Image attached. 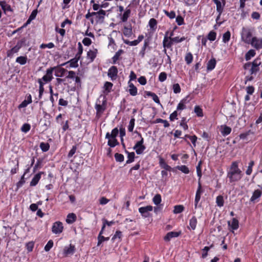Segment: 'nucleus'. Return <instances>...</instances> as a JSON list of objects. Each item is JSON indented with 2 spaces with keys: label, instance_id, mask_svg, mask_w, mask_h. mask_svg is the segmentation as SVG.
Here are the masks:
<instances>
[{
  "label": "nucleus",
  "instance_id": "obj_1",
  "mask_svg": "<svg viewBox=\"0 0 262 262\" xmlns=\"http://www.w3.org/2000/svg\"><path fill=\"white\" fill-rule=\"evenodd\" d=\"M238 163L237 161L233 162L227 172V178H229L230 183L239 181L242 177V170L238 168Z\"/></svg>",
  "mask_w": 262,
  "mask_h": 262
},
{
  "label": "nucleus",
  "instance_id": "obj_2",
  "mask_svg": "<svg viewBox=\"0 0 262 262\" xmlns=\"http://www.w3.org/2000/svg\"><path fill=\"white\" fill-rule=\"evenodd\" d=\"M253 29L243 27L241 33V40L244 42L249 44L251 41L252 37V32Z\"/></svg>",
  "mask_w": 262,
  "mask_h": 262
},
{
  "label": "nucleus",
  "instance_id": "obj_3",
  "mask_svg": "<svg viewBox=\"0 0 262 262\" xmlns=\"http://www.w3.org/2000/svg\"><path fill=\"white\" fill-rule=\"evenodd\" d=\"M103 100L102 104L96 103L95 105V109L96 110V116L98 118L100 117L101 114L103 113L106 108V100L104 97H103Z\"/></svg>",
  "mask_w": 262,
  "mask_h": 262
},
{
  "label": "nucleus",
  "instance_id": "obj_4",
  "mask_svg": "<svg viewBox=\"0 0 262 262\" xmlns=\"http://www.w3.org/2000/svg\"><path fill=\"white\" fill-rule=\"evenodd\" d=\"M141 137V140L137 142L133 147V149L136 150V152L138 155H140L143 153L145 149V147L143 145L144 140L141 134H139Z\"/></svg>",
  "mask_w": 262,
  "mask_h": 262
},
{
  "label": "nucleus",
  "instance_id": "obj_5",
  "mask_svg": "<svg viewBox=\"0 0 262 262\" xmlns=\"http://www.w3.org/2000/svg\"><path fill=\"white\" fill-rule=\"evenodd\" d=\"M55 69L56 67L48 69L46 71V74L41 79H42V81H44L45 83L50 82L53 78V72Z\"/></svg>",
  "mask_w": 262,
  "mask_h": 262
},
{
  "label": "nucleus",
  "instance_id": "obj_6",
  "mask_svg": "<svg viewBox=\"0 0 262 262\" xmlns=\"http://www.w3.org/2000/svg\"><path fill=\"white\" fill-rule=\"evenodd\" d=\"M249 44L256 50L261 49H262V38L253 37Z\"/></svg>",
  "mask_w": 262,
  "mask_h": 262
},
{
  "label": "nucleus",
  "instance_id": "obj_7",
  "mask_svg": "<svg viewBox=\"0 0 262 262\" xmlns=\"http://www.w3.org/2000/svg\"><path fill=\"white\" fill-rule=\"evenodd\" d=\"M63 227L61 222H55L52 227V231L54 234H60L63 231Z\"/></svg>",
  "mask_w": 262,
  "mask_h": 262
},
{
  "label": "nucleus",
  "instance_id": "obj_8",
  "mask_svg": "<svg viewBox=\"0 0 262 262\" xmlns=\"http://www.w3.org/2000/svg\"><path fill=\"white\" fill-rule=\"evenodd\" d=\"M153 209L152 206L150 205L146 206L145 207H140L139 209V212L144 217H147L149 215V212L151 211Z\"/></svg>",
  "mask_w": 262,
  "mask_h": 262
},
{
  "label": "nucleus",
  "instance_id": "obj_9",
  "mask_svg": "<svg viewBox=\"0 0 262 262\" xmlns=\"http://www.w3.org/2000/svg\"><path fill=\"white\" fill-rule=\"evenodd\" d=\"M168 32H166L163 41V46L164 48V52L165 53H166V48H170L172 46L173 43V41L169 39V37H168Z\"/></svg>",
  "mask_w": 262,
  "mask_h": 262
},
{
  "label": "nucleus",
  "instance_id": "obj_10",
  "mask_svg": "<svg viewBox=\"0 0 262 262\" xmlns=\"http://www.w3.org/2000/svg\"><path fill=\"white\" fill-rule=\"evenodd\" d=\"M117 74L118 69L117 67L115 66H112L109 69L107 75L112 80H115L117 78Z\"/></svg>",
  "mask_w": 262,
  "mask_h": 262
},
{
  "label": "nucleus",
  "instance_id": "obj_11",
  "mask_svg": "<svg viewBox=\"0 0 262 262\" xmlns=\"http://www.w3.org/2000/svg\"><path fill=\"white\" fill-rule=\"evenodd\" d=\"M180 234V232L171 231L168 232L164 236V239L166 242H169L171 238L179 236Z\"/></svg>",
  "mask_w": 262,
  "mask_h": 262
},
{
  "label": "nucleus",
  "instance_id": "obj_12",
  "mask_svg": "<svg viewBox=\"0 0 262 262\" xmlns=\"http://www.w3.org/2000/svg\"><path fill=\"white\" fill-rule=\"evenodd\" d=\"M75 251V248L74 245L70 244L69 246H67L64 248L63 254L65 256L69 255H72Z\"/></svg>",
  "mask_w": 262,
  "mask_h": 262
},
{
  "label": "nucleus",
  "instance_id": "obj_13",
  "mask_svg": "<svg viewBox=\"0 0 262 262\" xmlns=\"http://www.w3.org/2000/svg\"><path fill=\"white\" fill-rule=\"evenodd\" d=\"M260 64V62L258 59H255L252 63L250 73L251 74H255L258 70V66Z\"/></svg>",
  "mask_w": 262,
  "mask_h": 262
},
{
  "label": "nucleus",
  "instance_id": "obj_14",
  "mask_svg": "<svg viewBox=\"0 0 262 262\" xmlns=\"http://www.w3.org/2000/svg\"><path fill=\"white\" fill-rule=\"evenodd\" d=\"M118 133L119 130L117 127H116L112 130L111 134H110V133L108 132L106 134L105 138H116V137L118 136Z\"/></svg>",
  "mask_w": 262,
  "mask_h": 262
},
{
  "label": "nucleus",
  "instance_id": "obj_15",
  "mask_svg": "<svg viewBox=\"0 0 262 262\" xmlns=\"http://www.w3.org/2000/svg\"><path fill=\"white\" fill-rule=\"evenodd\" d=\"M213 2L216 4V11L219 13V16H220L223 12V6L225 5V3L222 5V3L219 0H213Z\"/></svg>",
  "mask_w": 262,
  "mask_h": 262
},
{
  "label": "nucleus",
  "instance_id": "obj_16",
  "mask_svg": "<svg viewBox=\"0 0 262 262\" xmlns=\"http://www.w3.org/2000/svg\"><path fill=\"white\" fill-rule=\"evenodd\" d=\"M79 59H80V57L75 56V58L71 59L70 61H69L68 62H67L66 63H64L62 64L61 66H64L66 63L69 62L70 63L71 67L77 68L78 66V61L79 60Z\"/></svg>",
  "mask_w": 262,
  "mask_h": 262
},
{
  "label": "nucleus",
  "instance_id": "obj_17",
  "mask_svg": "<svg viewBox=\"0 0 262 262\" xmlns=\"http://www.w3.org/2000/svg\"><path fill=\"white\" fill-rule=\"evenodd\" d=\"M228 224L232 230H236L238 228V221L235 218H233L231 222L229 221Z\"/></svg>",
  "mask_w": 262,
  "mask_h": 262
},
{
  "label": "nucleus",
  "instance_id": "obj_18",
  "mask_svg": "<svg viewBox=\"0 0 262 262\" xmlns=\"http://www.w3.org/2000/svg\"><path fill=\"white\" fill-rule=\"evenodd\" d=\"M128 92L129 94L133 96H136L137 94V88L134 85L133 83H130V82H128Z\"/></svg>",
  "mask_w": 262,
  "mask_h": 262
},
{
  "label": "nucleus",
  "instance_id": "obj_19",
  "mask_svg": "<svg viewBox=\"0 0 262 262\" xmlns=\"http://www.w3.org/2000/svg\"><path fill=\"white\" fill-rule=\"evenodd\" d=\"M231 132V127L227 126L226 125H222L221 126V132L222 135L223 136H226L230 134Z\"/></svg>",
  "mask_w": 262,
  "mask_h": 262
},
{
  "label": "nucleus",
  "instance_id": "obj_20",
  "mask_svg": "<svg viewBox=\"0 0 262 262\" xmlns=\"http://www.w3.org/2000/svg\"><path fill=\"white\" fill-rule=\"evenodd\" d=\"M123 33L125 36L128 37H130L133 34L131 25L125 26L123 30Z\"/></svg>",
  "mask_w": 262,
  "mask_h": 262
},
{
  "label": "nucleus",
  "instance_id": "obj_21",
  "mask_svg": "<svg viewBox=\"0 0 262 262\" xmlns=\"http://www.w3.org/2000/svg\"><path fill=\"white\" fill-rule=\"evenodd\" d=\"M197 224V220L195 216H193L189 220V226H188V228L191 230H195L196 228Z\"/></svg>",
  "mask_w": 262,
  "mask_h": 262
},
{
  "label": "nucleus",
  "instance_id": "obj_22",
  "mask_svg": "<svg viewBox=\"0 0 262 262\" xmlns=\"http://www.w3.org/2000/svg\"><path fill=\"white\" fill-rule=\"evenodd\" d=\"M55 70H56L55 75L56 77L63 76L64 73L67 71V70L62 68H57V67H56V69Z\"/></svg>",
  "mask_w": 262,
  "mask_h": 262
},
{
  "label": "nucleus",
  "instance_id": "obj_23",
  "mask_svg": "<svg viewBox=\"0 0 262 262\" xmlns=\"http://www.w3.org/2000/svg\"><path fill=\"white\" fill-rule=\"evenodd\" d=\"M159 164L160 166L162 168L165 169L167 171H170L171 169V168L170 166H169L164 161V160L160 158L159 160Z\"/></svg>",
  "mask_w": 262,
  "mask_h": 262
},
{
  "label": "nucleus",
  "instance_id": "obj_24",
  "mask_svg": "<svg viewBox=\"0 0 262 262\" xmlns=\"http://www.w3.org/2000/svg\"><path fill=\"white\" fill-rule=\"evenodd\" d=\"M76 220V216L73 213H69L67 215V218L66 219V222L68 224H72Z\"/></svg>",
  "mask_w": 262,
  "mask_h": 262
},
{
  "label": "nucleus",
  "instance_id": "obj_25",
  "mask_svg": "<svg viewBox=\"0 0 262 262\" xmlns=\"http://www.w3.org/2000/svg\"><path fill=\"white\" fill-rule=\"evenodd\" d=\"M216 60L215 58L211 59L207 63V69L208 71L212 70L215 67Z\"/></svg>",
  "mask_w": 262,
  "mask_h": 262
},
{
  "label": "nucleus",
  "instance_id": "obj_26",
  "mask_svg": "<svg viewBox=\"0 0 262 262\" xmlns=\"http://www.w3.org/2000/svg\"><path fill=\"white\" fill-rule=\"evenodd\" d=\"M0 6H1L2 8L4 11L5 12H6L8 11H10V12L12 11V9H11L10 5L7 4L5 2H1Z\"/></svg>",
  "mask_w": 262,
  "mask_h": 262
},
{
  "label": "nucleus",
  "instance_id": "obj_27",
  "mask_svg": "<svg viewBox=\"0 0 262 262\" xmlns=\"http://www.w3.org/2000/svg\"><path fill=\"white\" fill-rule=\"evenodd\" d=\"M32 102L31 96L30 95L28 97L27 100H24L19 105L18 108H24L26 107L29 104Z\"/></svg>",
  "mask_w": 262,
  "mask_h": 262
},
{
  "label": "nucleus",
  "instance_id": "obj_28",
  "mask_svg": "<svg viewBox=\"0 0 262 262\" xmlns=\"http://www.w3.org/2000/svg\"><path fill=\"white\" fill-rule=\"evenodd\" d=\"M40 178H41L40 173H39L35 174L30 182V186H35L38 183Z\"/></svg>",
  "mask_w": 262,
  "mask_h": 262
},
{
  "label": "nucleus",
  "instance_id": "obj_29",
  "mask_svg": "<svg viewBox=\"0 0 262 262\" xmlns=\"http://www.w3.org/2000/svg\"><path fill=\"white\" fill-rule=\"evenodd\" d=\"M38 82L39 84L38 97H39V99H40V98H41L42 94L44 92L43 85H44L45 83L42 81V79H38Z\"/></svg>",
  "mask_w": 262,
  "mask_h": 262
},
{
  "label": "nucleus",
  "instance_id": "obj_30",
  "mask_svg": "<svg viewBox=\"0 0 262 262\" xmlns=\"http://www.w3.org/2000/svg\"><path fill=\"white\" fill-rule=\"evenodd\" d=\"M146 94L147 96L151 97L156 103L160 104L159 99L155 93L151 92H146Z\"/></svg>",
  "mask_w": 262,
  "mask_h": 262
},
{
  "label": "nucleus",
  "instance_id": "obj_31",
  "mask_svg": "<svg viewBox=\"0 0 262 262\" xmlns=\"http://www.w3.org/2000/svg\"><path fill=\"white\" fill-rule=\"evenodd\" d=\"M125 152L127 154L128 160L126 161V164H129L133 162L135 158V153L134 152H129L126 150H125Z\"/></svg>",
  "mask_w": 262,
  "mask_h": 262
},
{
  "label": "nucleus",
  "instance_id": "obj_32",
  "mask_svg": "<svg viewBox=\"0 0 262 262\" xmlns=\"http://www.w3.org/2000/svg\"><path fill=\"white\" fill-rule=\"evenodd\" d=\"M108 139L107 145L111 147H114L119 144L116 138H110Z\"/></svg>",
  "mask_w": 262,
  "mask_h": 262
},
{
  "label": "nucleus",
  "instance_id": "obj_33",
  "mask_svg": "<svg viewBox=\"0 0 262 262\" xmlns=\"http://www.w3.org/2000/svg\"><path fill=\"white\" fill-rule=\"evenodd\" d=\"M27 56H19L16 59V62L21 65H24L27 61Z\"/></svg>",
  "mask_w": 262,
  "mask_h": 262
},
{
  "label": "nucleus",
  "instance_id": "obj_34",
  "mask_svg": "<svg viewBox=\"0 0 262 262\" xmlns=\"http://www.w3.org/2000/svg\"><path fill=\"white\" fill-rule=\"evenodd\" d=\"M149 26L153 30H155L157 28V21L156 19L152 18H151L149 21Z\"/></svg>",
  "mask_w": 262,
  "mask_h": 262
},
{
  "label": "nucleus",
  "instance_id": "obj_35",
  "mask_svg": "<svg viewBox=\"0 0 262 262\" xmlns=\"http://www.w3.org/2000/svg\"><path fill=\"white\" fill-rule=\"evenodd\" d=\"M130 13L131 10L130 9H126L125 11L124 12L122 15V17H121V20L123 22H125L127 21L130 14Z\"/></svg>",
  "mask_w": 262,
  "mask_h": 262
},
{
  "label": "nucleus",
  "instance_id": "obj_36",
  "mask_svg": "<svg viewBox=\"0 0 262 262\" xmlns=\"http://www.w3.org/2000/svg\"><path fill=\"white\" fill-rule=\"evenodd\" d=\"M255 55V52L254 50L251 49L246 54L245 58L246 60H249L251 57H254Z\"/></svg>",
  "mask_w": 262,
  "mask_h": 262
},
{
  "label": "nucleus",
  "instance_id": "obj_37",
  "mask_svg": "<svg viewBox=\"0 0 262 262\" xmlns=\"http://www.w3.org/2000/svg\"><path fill=\"white\" fill-rule=\"evenodd\" d=\"M261 195V192L259 190H256L254 191L252 197L251 198V201H254L256 199L259 198Z\"/></svg>",
  "mask_w": 262,
  "mask_h": 262
},
{
  "label": "nucleus",
  "instance_id": "obj_38",
  "mask_svg": "<svg viewBox=\"0 0 262 262\" xmlns=\"http://www.w3.org/2000/svg\"><path fill=\"white\" fill-rule=\"evenodd\" d=\"M184 207L183 205H176L174 207L173 212L175 214H178L181 213L184 210Z\"/></svg>",
  "mask_w": 262,
  "mask_h": 262
},
{
  "label": "nucleus",
  "instance_id": "obj_39",
  "mask_svg": "<svg viewBox=\"0 0 262 262\" xmlns=\"http://www.w3.org/2000/svg\"><path fill=\"white\" fill-rule=\"evenodd\" d=\"M176 168L186 174L189 172V168L185 165L177 166Z\"/></svg>",
  "mask_w": 262,
  "mask_h": 262
},
{
  "label": "nucleus",
  "instance_id": "obj_40",
  "mask_svg": "<svg viewBox=\"0 0 262 262\" xmlns=\"http://www.w3.org/2000/svg\"><path fill=\"white\" fill-rule=\"evenodd\" d=\"M40 148L42 151L46 152L49 149L50 145L48 143L41 142L40 144Z\"/></svg>",
  "mask_w": 262,
  "mask_h": 262
},
{
  "label": "nucleus",
  "instance_id": "obj_41",
  "mask_svg": "<svg viewBox=\"0 0 262 262\" xmlns=\"http://www.w3.org/2000/svg\"><path fill=\"white\" fill-rule=\"evenodd\" d=\"M148 46V41L147 40L144 41V45L143 47L142 48V49L140 52V55L143 58L145 56V50L146 47Z\"/></svg>",
  "mask_w": 262,
  "mask_h": 262
},
{
  "label": "nucleus",
  "instance_id": "obj_42",
  "mask_svg": "<svg viewBox=\"0 0 262 262\" xmlns=\"http://www.w3.org/2000/svg\"><path fill=\"white\" fill-rule=\"evenodd\" d=\"M152 201L155 205H158L159 204H160V203L161 202V196L160 194H157L156 195H155V196L153 198Z\"/></svg>",
  "mask_w": 262,
  "mask_h": 262
},
{
  "label": "nucleus",
  "instance_id": "obj_43",
  "mask_svg": "<svg viewBox=\"0 0 262 262\" xmlns=\"http://www.w3.org/2000/svg\"><path fill=\"white\" fill-rule=\"evenodd\" d=\"M230 36H231V33L229 31L225 32L223 34V41L224 43H226V42H228L230 40Z\"/></svg>",
  "mask_w": 262,
  "mask_h": 262
},
{
  "label": "nucleus",
  "instance_id": "obj_44",
  "mask_svg": "<svg viewBox=\"0 0 262 262\" xmlns=\"http://www.w3.org/2000/svg\"><path fill=\"white\" fill-rule=\"evenodd\" d=\"M254 165V162L253 161H251L249 163V165L248 166V168L246 171V173L247 175H250L252 172V167Z\"/></svg>",
  "mask_w": 262,
  "mask_h": 262
},
{
  "label": "nucleus",
  "instance_id": "obj_45",
  "mask_svg": "<svg viewBox=\"0 0 262 262\" xmlns=\"http://www.w3.org/2000/svg\"><path fill=\"white\" fill-rule=\"evenodd\" d=\"M216 203L218 206L222 207L224 203L223 197L222 195L217 196L216 199Z\"/></svg>",
  "mask_w": 262,
  "mask_h": 262
},
{
  "label": "nucleus",
  "instance_id": "obj_46",
  "mask_svg": "<svg viewBox=\"0 0 262 262\" xmlns=\"http://www.w3.org/2000/svg\"><path fill=\"white\" fill-rule=\"evenodd\" d=\"M194 111L198 117H202L203 116V110L199 106H195Z\"/></svg>",
  "mask_w": 262,
  "mask_h": 262
},
{
  "label": "nucleus",
  "instance_id": "obj_47",
  "mask_svg": "<svg viewBox=\"0 0 262 262\" xmlns=\"http://www.w3.org/2000/svg\"><path fill=\"white\" fill-rule=\"evenodd\" d=\"M122 52L123 51L122 50H120L115 53V55L113 56L112 58L113 63H115L116 61L119 59V58L121 55V53H122Z\"/></svg>",
  "mask_w": 262,
  "mask_h": 262
},
{
  "label": "nucleus",
  "instance_id": "obj_48",
  "mask_svg": "<svg viewBox=\"0 0 262 262\" xmlns=\"http://www.w3.org/2000/svg\"><path fill=\"white\" fill-rule=\"evenodd\" d=\"M216 33L213 31H210L207 36V38L210 41H214L216 39Z\"/></svg>",
  "mask_w": 262,
  "mask_h": 262
},
{
  "label": "nucleus",
  "instance_id": "obj_49",
  "mask_svg": "<svg viewBox=\"0 0 262 262\" xmlns=\"http://www.w3.org/2000/svg\"><path fill=\"white\" fill-rule=\"evenodd\" d=\"M192 59H193V56L191 53H188L186 54L185 57V59L187 64H189L190 63H191V62L192 61Z\"/></svg>",
  "mask_w": 262,
  "mask_h": 262
},
{
  "label": "nucleus",
  "instance_id": "obj_50",
  "mask_svg": "<svg viewBox=\"0 0 262 262\" xmlns=\"http://www.w3.org/2000/svg\"><path fill=\"white\" fill-rule=\"evenodd\" d=\"M115 158L117 162H121L124 160V156L123 155L119 153L115 154Z\"/></svg>",
  "mask_w": 262,
  "mask_h": 262
},
{
  "label": "nucleus",
  "instance_id": "obj_51",
  "mask_svg": "<svg viewBox=\"0 0 262 262\" xmlns=\"http://www.w3.org/2000/svg\"><path fill=\"white\" fill-rule=\"evenodd\" d=\"M135 119L134 118H132L130 120L129 125L128 126V130L129 132H132L134 129V125H135Z\"/></svg>",
  "mask_w": 262,
  "mask_h": 262
},
{
  "label": "nucleus",
  "instance_id": "obj_52",
  "mask_svg": "<svg viewBox=\"0 0 262 262\" xmlns=\"http://www.w3.org/2000/svg\"><path fill=\"white\" fill-rule=\"evenodd\" d=\"M156 122L163 123L164 126L165 127H168L169 126V123H168V122L167 120H163L160 118L157 119L156 120Z\"/></svg>",
  "mask_w": 262,
  "mask_h": 262
},
{
  "label": "nucleus",
  "instance_id": "obj_53",
  "mask_svg": "<svg viewBox=\"0 0 262 262\" xmlns=\"http://www.w3.org/2000/svg\"><path fill=\"white\" fill-rule=\"evenodd\" d=\"M109 239V237H105L102 235H99L98 237V243L97 246H99L103 242L105 241H108Z\"/></svg>",
  "mask_w": 262,
  "mask_h": 262
},
{
  "label": "nucleus",
  "instance_id": "obj_54",
  "mask_svg": "<svg viewBox=\"0 0 262 262\" xmlns=\"http://www.w3.org/2000/svg\"><path fill=\"white\" fill-rule=\"evenodd\" d=\"M53 246V242L52 240L48 241L45 247V250L47 252L50 251Z\"/></svg>",
  "mask_w": 262,
  "mask_h": 262
},
{
  "label": "nucleus",
  "instance_id": "obj_55",
  "mask_svg": "<svg viewBox=\"0 0 262 262\" xmlns=\"http://www.w3.org/2000/svg\"><path fill=\"white\" fill-rule=\"evenodd\" d=\"M104 89L107 93L110 92L111 90L113 87V84L110 82H106L104 85Z\"/></svg>",
  "mask_w": 262,
  "mask_h": 262
},
{
  "label": "nucleus",
  "instance_id": "obj_56",
  "mask_svg": "<svg viewBox=\"0 0 262 262\" xmlns=\"http://www.w3.org/2000/svg\"><path fill=\"white\" fill-rule=\"evenodd\" d=\"M88 56L93 61L96 56V51H90L88 52Z\"/></svg>",
  "mask_w": 262,
  "mask_h": 262
},
{
  "label": "nucleus",
  "instance_id": "obj_57",
  "mask_svg": "<svg viewBox=\"0 0 262 262\" xmlns=\"http://www.w3.org/2000/svg\"><path fill=\"white\" fill-rule=\"evenodd\" d=\"M186 108V105L184 104V101L182 100L181 102L178 104L177 111L183 110Z\"/></svg>",
  "mask_w": 262,
  "mask_h": 262
},
{
  "label": "nucleus",
  "instance_id": "obj_58",
  "mask_svg": "<svg viewBox=\"0 0 262 262\" xmlns=\"http://www.w3.org/2000/svg\"><path fill=\"white\" fill-rule=\"evenodd\" d=\"M169 39L172 40L173 42L178 43L184 41L185 39V38L184 37L181 38H179V37H175L173 38L169 37Z\"/></svg>",
  "mask_w": 262,
  "mask_h": 262
},
{
  "label": "nucleus",
  "instance_id": "obj_59",
  "mask_svg": "<svg viewBox=\"0 0 262 262\" xmlns=\"http://www.w3.org/2000/svg\"><path fill=\"white\" fill-rule=\"evenodd\" d=\"M30 128L31 126L30 124L25 123L22 126L21 130L23 132L27 133L30 129Z\"/></svg>",
  "mask_w": 262,
  "mask_h": 262
},
{
  "label": "nucleus",
  "instance_id": "obj_60",
  "mask_svg": "<svg viewBox=\"0 0 262 262\" xmlns=\"http://www.w3.org/2000/svg\"><path fill=\"white\" fill-rule=\"evenodd\" d=\"M167 78V74L165 72H161L159 76V80L160 82L164 81Z\"/></svg>",
  "mask_w": 262,
  "mask_h": 262
},
{
  "label": "nucleus",
  "instance_id": "obj_61",
  "mask_svg": "<svg viewBox=\"0 0 262 262\" xmlns=\"http://www.w3.org/2000/svg\"><path fill=\"white\" fill-rule=\"evenodd\" d=\"M78 53L76 54V56L80 58L81 55L82 54L83 52V47L81 43L80 42L78 43Z\"/></svg>",
  "mask_w": 262,
  "mask_h": 262
},
{
  "label": "nucleus",
  "instance_id": "obj_62",
  "mask_svg": "<svg viewBox=\"0 0 262 262\" xmlns=\"http://www.w3.org/2000/svg\"><path fill=\"white\" fill-rule=\"evenodd\" d=\"M54 44L52 42H50L49 43H47V44H44V43H42L41 44L40 46V48L41 49H45L46 48H48L49 49H51V48H53L54 47Z\"/></svg>",
  "mask_w": 262,
  "mask_h": 262
},
{
  "label": "nucleus",
  "instance_id": "obj_63",
  "mask_svg": "<svg viewBox=\"0 0 262 262\" xmlns=\"http://www.w3.org/2000/svg\"><path fill=\"white\" fill-rule=\"evenodd\" d=\"M124 42L130 46H137L139 43L138 42L137 40H135L134 41H129L127 40H124Z\"/></svg>",
  "mask_w": 262,
  "mask_h": 262
},
{
  "label": "nucleus",
  "instance_id": "obj_64",
  "mask_svg": "<svg viewBox=\"0 0 262 262\" xmlns=\"http://www.w3.org/2000/svg\"><path fill=\"white\" fill-rule=\"evenodd\" d=\"M173 90L175 94L179 93L181 92V88L178 83H176L173 85Z\"/></svg>",
  "mask_w": 262,
  "mask_h": 262
}]
</instances>
